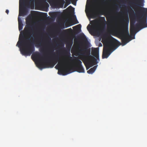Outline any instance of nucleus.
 I'll list each match as a JSON object with an SVG mask.
<instances>
[{
	"instance_id": "f257e3e1",
	"label": "nucleus",
	"mask_w": 147,
	"mask_h": 147,
	"mask_svg": "<svg viewBox=\"0 0 147 147\" xmlns=\"http://www.w3.org/2000/svg\"><path fill=\"white\" fill-rule=\"evenodd\" d=\"M26 26L24 29V32L22 34H20L19 41L16 46L19 47L21 46H22V48L20 49V52L22 55L30 56L34 51L35 48L30 39L26 38L25 35H29L31 32H33L30 19L26 20Z\"/></svg>"
},
{
	"instance_id": "f03ea898",
	"label": "nucleus",
	"mask_w": 147,
	"mask_h": 147,
	"mask_svg": "<svg viewBox=\"0 0 147 147\" xmlns=\"http://www.w3.org/2000/svg\"><path fill=\"white\" fill-rule=\"evenodd\" d=\"M144 0H136L135 2L131 3V7L135 11V13L134 10L131 9L134 13V17L138 22L135 24L136 29L132 34H136L140 29L147 27V8L144 7L138 8L139 7L144 6Z\"/></svg>"
},
{
	"instance_id": "7ed1b4c3",
	"label": "nucleus",
	"mask_w": 147,
	"mask_h": 147,
	"mask_svg": "<svg viewBox=\"0 0 147 147\" xmlns=\"http://www.w3.org/2000/svg\"><path fill=\"white\" fill-rule=\"evenodd\" d=\"M129 21V18L127 16L123 20L124 24L123 28L119 31L115 29L112 24V21L111 20L108 21L107 24L108 27L111 29L109 31L110 34L113 36L114 35V34H117L119 37L121 39L123 46L125 45L131 40L130 38L128 30Z\"/></svg>"
},
{
	"instance_id": "20e7f679",
	"label": "nucleus",
	"mask_w": 147,
	"mask_h": 147,
	"mask_svg": "<svg viewBox=\"0 0 147 147\" xmlns=\"http://www.w3.org/2000/svg\"><path fill=\"white\" fill-rule=\"evenodd\" d=\"M83 40L85 42V46L84 47L81 48L80 46L76 47L74 49H72L71 52L73 51L75 55L76 56L82 55L85 57L83 58H86L87 59V62L89 65H96L98 62L96 59L94 57L90 55V49H87L86 42H88L87 38L85 35L84 34V36L82 37Z\"/></svg>"
},
{
	"instance_id": "39448f33",
	"label": "nucleus",
	"mask_w": 147,
	"mask_h": 147,
	"mask_svg": "<svg viewBox=\"0 0 147 147\" xmlns=\"http://www.w3.org/2000/svg\"><path fill=\"white\" fill-rule=\"evenodd\" d=\"M54 50H52L50 49L49 52V54L51 55V57H48V58H45L47 56L44 55V57H41L40 54L38 52L34 53L33 55L35 58L40 59H42L44 61V64H42L39 63L38 65L40 67L44 66V68H52L57 63L59 59V57L58 55H56L55 53L53 52Z\"/></svg>"
},
{
	"instance_id": "423d86ee",
	"label": "nucleus",
	"mask_w": 147,
	"mask_h": 147,
	"mask_svg": "<svg viewBox=\"0 0 147 147\" xmlns=\"http://www.w3.org/2000/svg\"><path fill=\"white\" fill-rule=\"evenodd\" d=\"M113 40L108 42L104 45V48L102 54V58H107L112 51L111 48L117 49L120 45L121 43L117 40L112 37Z\"/></svg>"
},
{
	"instance_id": "0eeeda50",
	"label": "nucleus",
	"mask_w": 147,
	"mask_h": 147,
	"mask_svg": "<svg viewBox=\"0 0 147 147\" xmlns=\"http://www.w3.org/2000/svg\"><path fill=\"white\" fill-rule=\"evenodd\" d=\"M26 6L28 8L31 7L32 9H33L34 6V0H19V15L21 14V7H22L21 16H23L26 12Z\"/></svg>"
},
{
	"instance_id": "6e6552de",
	"label": "nucleus",
	"mask_w": 147,
	"mask_h": 147,
	"mask_svg": "<svg viewBox=\"0 0 147 147\" xmlns=\"http://www.w3.org/2000/svg\"><path fill=\"white\" fill-rule=\"evenodd\" d=\"M60 64V66H61V65H64L58 71V74H62L63 75H66L67 74H70L72 72L71 71V69L67 65V61L66 60H63L59 62Z\"/></svg>"
},
{
	"instance_id": "1a4fd4ad",
	"label": "nucleus",
	"mask_w": 147,
	"mask_h": 147,
	"mask_svg": "<svg viewBox=\"0 0 147 147\" xmlns=\"http://www.w3.org/2000/svg\"><path fill=\"white\" fill-rule=\"evenodd\" d=\"M74 59L77 64L74 67L76 71L79 73H84V70L82 65V62L77 57H75Z\"/></svg>"
},
{
	"instance_id": "9d476101",
	"label": "nucleus",
	"mask_w": 147,
	"mask_h": 147,
	"mask_svg": "<svg viewBox=\"0 0 147 147\" xmlns=\"http://www.w3.org/2000/svg\"><path fill=\"white\" fill-rule=\"evenodd\" d=\"M106 0H98L97 1V5L99 10L97 12L93 14L97 15L102 14L103 13L102 10L106 4Z\"/></svg>"
},
{
	"instance_id": "9b49d317",
	"label": "nucleus",
	"mask_w": 147,
	"mask_h": 147,
	"mask_svg": "<svg viewBox=\"0 0 147 147\" xmlns=\"http://www.w3.org/2000/svg\"><path fill=\"white\" fill-rule=\"evenodd\" d=\"M129 16L131 18L130 31L131 34H132V33L134 32L136 29L135 27V24L136 20L135 19L134 17V13L132 12L131 9V11L130 12Z\"/></svg>"
},
{
	"instance_id": "f8f14e48",
	"label": "nucleus",
	"mask_w": 147,
	"mask_h": 147,
	"mask_svg": "<svg viewBox=\"0 0 147 147\" xmlns=\"http://www.w3.org/2000/svg\"><path fill=\"white\" fill-rule=\"evenodd\" d=\"M91 54L94 57L99 60V48L92 49Z\"/></svg>"
},
{
	"instance_id": "ddd939ff",
	"label": "nucleus",
	"mask_w": 147,
	"mask_h": 147,
	"mask_svg": "<svg viewBox=\"0 0 147 147\" xmlns=\"http://www.w3.org/2000/svg\"><path fill=\"white\" fill-rule=\"evenodd\" d=\"M80 59L83 62L87 70H88V69H89L90 67H91L92 66V65H89L87 62V59L86 58H83V57H80Z\"/></svg>"
},
{
	"instance_id": "4468645a",
	"label": "nucleus",
	"mask_w": 147,
	"mask_h": 147,
	"mask_svg": "<svg viewBox=\"0 0 147 147\" xmlns=\"http://www.w3.org/2000/svg\"><path fill=\"white\" fill-rule=\"evenodd\" d=\"M18 28L19 30H21L23 28V24L22 21L20 18L18 17Z\"/></svg>"
},
{
	"instance_id": "2eb2a0df",
	"label": "nucleus",
	"mask_w": 147,
	"mask_h": 147,
	"mask_svg": "<svg viewBox=\"0 0 147 147\" xmlns=\"http://www.w3.org/2000/svg\"><path fill=\"white\" fill-rule=\"evenodd\" d=\"M97 65H95L93 67L91 68L89 70L87 71V73L89 74H92L96 70Z\"/></svg>"
},
{
	"instance_id": "dca6fc26",
	"label": "nucleus",
	"mask_w": 147,
	"mask_h": 147,
	"mask_svg": "<svg viewBox=\"0 0 147 147\" xmlns=\"http://www.w3.org/2000/svg\"><path fill=\"white\" fill-rule=\"evenodd\" d=\"M101 18L102 20L101 21L100 20L99 21L101 22L102 24L104 25V26L105 27L106 26L107 23L106 21H105V18L104 17H101Z\"/></svg>"
},
{
	"instance_id": "f3484780",
	"label": "nucleus",
	"mask_w": 147,
	"mask_h": 147,
	"mask_svg": "<svg viewBox=\"0 0 147 147\" xmlns=\"http://www.w3.org/2000/svg\"><path fill=\"white\" fill-rule=\"evenodd\" d=\"M36 45L38 47H40L42 46L41 40H40V41H39L38 40H37L36 42Z\"/></svg>"
},
{
	"instance_id": "a211bd4d",
	"label": "nucleus",
	"mask_w": 147,
	"mask_h": 147,
	"mask_svg": "<svg viewBox=\"0 0 147 147\" xmlns=\"http://www.w3.org/2000/svg\"><path fill=\"white\" fill-rule=\"evenodd\" d=\"M75 16V18L74 20V23H73V24L70 25V26L74 25L75 24H78L79 23L78 22V20H77V19L76 18V16Z\"/></svg>"
},
{
	"instance_id": "6ab92c4d",
	"label": "nucleus",
	"mask_w": 147,
	"mask_h": 147,
	"mask_svg": "<svg viewBox=\"0 0 147 147\" xmlns=\"http://www.w3.org/2000/svg\"><path fill=\"white\" fill-rule=\"evenodd\" d=\"M92 24L95 25H97L99 23V21L96 20H94L92 21Z\"/></svg>"
},
{
	"instance_id": "aec40b11",
	"label": "nucleus",
	"mask_w": 147,
	"mask_h": 147,
	"mask_svg": "<svg viewBox=\"0 0 147 147\" xmlns=\"http://www.w3.org/2000/svg\"><path fill=\"white\" fill-rule=\"evenodd\" d=\"M51 38H47L46 41L48 43H49V42H51Z\"/></svg>"
},
{
	"instance_id": "412c9836",
	"label": "nucleus",
	"mask_w": 147,
	"mask_h": 147,
	"mask_svg": "<svg viewBox=\"0 0 147 147\" xmlns=\"http://www.w3.org/2000/svg\"><path fill=\"white\" fill-rule=\"evenodd\" d=\"M45 49V47H43L41 49L40 51L43 52Z\"/></svg>"
},
{
	"instance_id": "4be33fe9",
	"label": "nucleus",
	"mask_w": 147,
	"mask_h": 147,
	"mask_svg": "<svg viewBox=\"0 0 147 147\" xmlns=\"http://www.w3.org/2000/svg\"><path fill=\"white\" fill-rule=\"evenodd\" d=\"M69 30H72L71 29V28H69V29H68L65 30H64V31H69Z\"/></svg>"
},
{
	"instance_id": "5701e85b",
	"label": "nucleus",
	"mask_w": 147,
	"mask_h": 147,
	"mask_svg": "<svg viewBox=\"0 0 147 147\" xmlns=\"http://www.w3.org/2000/svg\"><path fill=\"white\" fill-rule=\"evenodd\" d=\"M5 12H6V13H7V14H8L9 12V11L8 9H6V10Z\"/></svg>"
},
{
	"instance_id": "b1692460",
	"label": "nucleus",
	"mask_w": 147,
	"mask_h": 147,
	"mask_svg": "<svg viewBox=\"0 0 147 147\" xmlns=\"http://www.w3.org/2000/svg\"><path fill=\"white\" fill-rule=\"evenodd\" d=\"M80 26V27H81V25L80 24H79L77 25L76 26H74L73 27V28L75 27H76V26Z\"/></svg>"
},
{
	"instance_id": "393cba45",
	"label": "nucleus",
	"mask_w": 147,
	"mask_h": 147,
	"mask_svg": "<svg viewBox=\"0 0 147 147\" xmlns=\"http://www.w3.org/2000/svg\"><path fill=\"white\" fill-rule=\"evenodd\" d=\"M51 1V0H47V1L50 3Z\"/></svg>"
},
{
	"instance_id": "a878e982",
	"label": "nucleus",
	"mask_w": 147,
	"mask_h": 147,
	"mask_svg": "<svg viewBox=\"0 0 147 147\" xmlns=\"http://www.w3.org/2000/svg\"><path fill=\"white\" fill-rule=\"evenodd\" d=\"M102 44L101 43H100V44H99V46H102Z\"/></svg>"
},
{
	"instance_id": "bb28decb",
	"label": "nucleus",
	"mask_w": 147,
	"mask_h": 147,
	"mask_svg": "<svg viewBox=\"0 0 147 147\" xmlns=\"http://www.w3.org/2000/svg\"><path fill=\"white\" fill-rule=\"evenodd\" d=\"M72 43H73V41H72V40L71 41V45H72Z\"/></svg>"
},
{
	"instance_id": "cd10ccee",
	"label": "nucleus",
	"mask_w": 147,
	"mask_h": 147,
	"mask_svg": "<svg viewBox=\"0 0 147 147\" xmlns=\"http://www.w3.org/2000/svg\"><path fill=\"white\" fill-rule=\"evenodd\" d=\"M74 42H76V39H75L74 40Z\"/></svg>"
},
{
	"instance_id": "c85d7f7f",
	"label": "nucleus",
	"mask_w": 147,
	"mask_h": 147,
	"mask_svg": "<svg viewBox=\"0 0 147 147\" xmlns=\"http://www.w3.org/2000/svg\"><path fill=\"white\" fill-rule=\"evenodd\" d=\"M57 66H58V65H57L55 66V68H57Z\"/></svg>"
},
{
	"instance_id": "c756f323",
	"label": "nucleus",
	"mask_w": 147,
	"mask_h": 147,
	"mask_svg": "<svg viewBox=\"0 0 147 147\" xmlns=\"http://www.w3.org/2000/svg\"><path fill=\"white\" fill-rule=\"evenodd\" d=\"M69 58H70V59H71L72 58V57H70V56H69Z\"/></svg>"
},
{
	"instance_id": "7c9ffc66",
	"label": "nucleus",
	"mask_w": 147,
	"mask_h": 147,
	"mask_svg": "<svg viewBox=\"0 0 147 147\" xmlns=\"http://www.w3.org/2000/svg\"><path fill=\"white\" fill-rule=\"evenodd\" d=\"M69 7H72L71 6H70Z\"/></svg>"
},
{
	"instance_id": "2f4dec72",
	"label": "nucleus",
	"mask_w": 147,
	"mask_h": 147,
	"mask_svg": "<svg viewBox=\"0 0 147 147\" xmlns=\"http://www.w3.org/2000/svg\"><path fill=\"white\" fill-rule=\"evenodd\" d=\"M47 4L49 6V5L48 3H47Z\"/></svg>"
},
{
	"instance_id": "473e14b6",
	"label": "nucleus",
	"mask_w": 147,
	"mask_h": 147,
	"mask_svg": "<svg viewBox=\"0 0 147 147\" xmlns=\"http://www.w3.org/2000/svg\"><path fill=\"white\" fill-rule=\"evenodd\" d=\"M88 0H87V1H88Z\"/></svg>"
},
{
	"instance_id": "72a5a7b5",
	"label": "nucleus",
	"mask_w": 147,
	"mask_h": 147,
	"mask_svg": "<svg viewBox=\"0 0 147 147\" xmlns=\"http://www.w3.org/2000/svg\"><path fill=\"white\" fill-rule=\"evenodd\" d=\"M88 0H87V1H88Z\"/></svg>"
},
{
	"instance_id": "f704fd0d",
	"label": "nucleus",
	"mask_w": 147,
	"mask_h": 147,
	"mask_svg": "<svg viewBox=\"0 0 147 147\" xmlns=\"http://www.w3.org/2000/svg\"><path fill=\"white\" fill-rule=\"evenodd\" d=\"M88 0H87V1H88Z\"/></svg>"
},
{
	"instance_id": "c9c22d12",
	"label": "nucleus",
	"mask_w": 147,
	"mask_h": 147,
	"mask_svg": "<svg viewBox=\"0 0 147 147\" xmlns=\"http://www.w3.org/2000/svg\"><path fill=\"white\" fill-rule=\"evenodd\" d=\"M45 1H46V0H45Z\"/></svg>"
}]
</instances>
